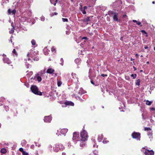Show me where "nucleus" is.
I'll return each instance as SVG.
<instances>
[{
  "instance_id": "obj_1",
  "label": "nucleus",
  "mask_w": 155,
  "mask_h": 155,
  "mask_svg": "<svg viewBox=\"0 0 155 155\" xmlns=\"http://www.w3.org/2000/svg\"><path fill=\"white\" fill-rule=\"evenodd\" d=\"M84 127L82 131L80 133V136L81 137V139L80 140H81L83 142L87 140L88 137L87 132L84 129Z\"/></svg>"
},
{
  "instance_id": "obj_2",
  "label": "nucleus",
  "mask_w": 155,
  "mask_h": 155,
  "mask_svg": "<svg viewBox=\"0 0 155 155\" xmlns=\"http://www.w3.org/2000/svg\"><path fill=\"white\" fill-rule=\"evenodd\" d=\"M30 89L31 92L35 94L40 96L42 95V93L38 91V89L36 86H31Z\"/></svg>"
},
{
  "instance_id": "obj_3",
  "label": "nucleus",
  "mask_w": 155,
  "mask_h": 155,
  "mask_svg": "<svg viewBox=\"0 0 155 155\" xmlns=\"http://www.w3.org/2000/svg\"><path fill=\"white\" fill-rule=\"evenodd\" d=\"M132 138L136 139L137 140H140V134L136 132H134L131 134Z\"/></svg>"
},
{
  "instance_id": "obj_4",
  "label": "nucleus",
  "mask_w": 155,
  "mask_h": 155,
  "mask_svg": "<svg viewBox=\"0 0 155 155\" xmlns=\"http://www.w3.org/2000/svg\"><path fill=\"white\" fill-rule=\"evenodd\" d=\"M72 139L75 141L80 140H81L79 138V133L77 132H74L73 134Z\"/></svg>"
},
{
  "instance_id": "obj_5",
  "label": "nucleus",
  "mask_w": 155,
  "mask_h": 155,
  "mask_svg": "<svg viewBox=\"0 0 155 155\" xmlns=\"http://www.w3.org/2000/svg\"><path fill=\"white\" fill-rule=\"evenodd\" d=\"M144 153L145 155H154V151L152 150H149L147 149H145Z\"/></svg>"
},
{
  "instance_id": "obj_6",
  "label": "nucleus",
  "mask_w": 155,
  "mask_h": 155,
  "mask_svg": "<svg viewBox=\"0 0 155 155\" xmlns=\"http://www.w3.org/2000/svg\"><path fill=\"white\" fill-rule=\"evenodd\" d=\"M52 120V117L50 116L45 117L44 121L45 122H50Z\"/></svg>"
},
{
  "instance_id": "obj_7",
  "label": "nucleus",
  "mask_w": 155,
  "mask_h": 155,
  "mask_svg": "<svg viewBox=\"0 0 155 155\" xmlns=\"http://www.w3.org/2000/svg\"><path fill=\"white\" fill-rule=\"evenodd\" d=\"M3 60L4 63H7L8 64H11L12 62L8 58L4 57Z\"/></svg>"
},
{
  "instance_id": "obj_8",
  "label": "nucleus",
  "mask_w": 155,
  "mask_h": 155,
  "mask_svg": "<svg viewBox=\"0 0 155 155\" xmlns=\"http://www.w3.org/2000/svg\"><path fill=\"white\" fill-rule=\"evenodd\" d=\"M53 149L54 151L56 152H58L60 150L58 143L54 146Z\"/></svg>"
},
{
  "instance_id": "obj_9",
  "label": "nucleus",
  "mask_w": 155,
  "mask_h": 155,
  "mask_svg": "<svg viewBox=\"0 0 155 155\" xmlns=\"http://www.w3.org/2000/svg\"><path fill=\"white\" fill-rule=\"evenodd\" d=\"M118 15V13H116L113 16V19L114 21H119V20L117 17Z\"/></svg>"
},
{
  "instance_id": "obj_10",
  "label": "nucleus",
  "mask_w": 155,
  "mask_h": 155,
  "mask_svg": "<svg viewBox=\"0 0 155 155\" xmlns=\"http://www.w3.org/2000/svg\"><path fill=\"white\" fill-rule=\"evenodd\" d=\"M55 71L52 68H49L47 71V73L49 74H53Z\"/></svg>"
},
{
  "instance_id": "obj_11",
  "label": "nucleus",
  "mask_w": 155,
  "mask_h": 155,
  "mask_svg": "<svg viewBox=\"0 0 155 155\" xmlns=\"http://www.w3.org/2000/svg\"><path fill=\"white\" fill-rule=\"evenodd\" d=\"M68 130L67 129H62L60 130V132L62 134L65 135L67 132Z\"/></svg>"
},
{
  "instance_id": "obj_12",
  "label": "nucleus",
  "mask_w": 155,
  "mask_h": 155,
  "mask_svg": "<svg viewBox=\"0 0 155 155\" xmlns=\"http://www.w3.org/2000/svg\"><path fill=\"white\" fill-rule=\"evenodd\" d=\"M93 17V16H90L89 17H87V18H84L83 19V21L84 22H88L90 21V19L91 18H92Z\"/></svg>"
},
{
  "instance_id": "obj_13",
  "label": "nucleus",
  "mask_w": 155,
  "mask_h": 155,
  "mask_svg": "<svg viewBox=\"0 0 155 155\" xmlns=\"http://www.w3.org/2000/svg\"><path fill=\"white\" fill-rule=\"evenodd\" d=\"M64 104L65 105H71L72 106H73L74 105V103L71 102L70 101H66L64 103Z\"/></svg>"
},
{
  "instance_id": "obj_14",
  "label": "nucleus",
  "mask_w": 155,
  "mask_h": 155,
  "mask_svg": "<svg viewBox=\"0 0 155 155\" xmlns=\"http://www.w3.org/2000/svg\"><path fill=\"white\" fill-rule=\"evenodd\" d=\"M50 1L51 3L53 4L54 6H56L58 2V0H50Z\"/></svg>"
},
{
  "instance_id": "obj_15",
  "label": "nucleus",
  "mask_w": 155,
  "mask_h": 155,
  "mask_svg": "<svg viewBox=\"0 0 155 155\" xmlns=\"http://www.w3.org/2000/svg\"><path fill=\"white\" fill-rule=\"evenodd\" d=\"M95 142V140H93L92 141V144L93 145V147L97 148L98 146L96 145Z\"/></svg>"
},
{
  "instance_id": "obj_16",
  "label": "nucleus",
  "mask_w": 155,
  "mask_h": 155,
  "mask_svg": "<svg viewBox=\"0 0 155 155\" xmlns=\"http://www.w3.org/2000/svg\"><path fill=\"white\" fill-rule=\"evenodd\" d=\"M116 13L114 12L113 11H110L108 12V14L110 16H113Z\"/></svg>"
},
{
  "instance_id": "obj_17",
  "label": "nucleus",
  "mask_w": 155,
  "mask_h": 155,
  "mask_svg": "<svg viewBox=\"0 0 155 155\" xmlns=\"http://www.w3.org/2000/svg\"><path fill=\"white\" fill-rule=\"evenodd\" d=\"M133 21L134 22H135L138 25H140V27L142 26V25H141V23L140 22L136 20H133Z\"/></svg>"
},
{
  "instance_id": "obj_18",
  "label": "nucleus",
  "mask_w": 155,
  "mask_h": 155,
  "mask_svg": "<svg viewBox=\"0 0 155 155\" xmlns=\"http://www.w3.org/2000/svg\"><path fill=\"white\" fill-rule=\"evenodd\" d=\"M1 152L2 153L5 154L6 153L7 151L5 148H3L1 149Z\"/></svg>"
},
{
  "instance_id": "obj_19",
  "label": "nucleus",
  "mask_w": 155,
  "mask_h": 155,
  "mask_svg": "<svg viewBox=\"0 0 155 155\" xmlns=\"http://www.w3.org/2000/svg\"><path fill=\"white\" fill-rule=\"evenodd\" d=\"M117 3L118 4V5H119L122 4V2L120 0H118L114 2V4L116 5L117 4Z\"/></svg>"
},
{
  "instance_id": "obj_20",
  "label": "nucleus",
  "mask_w": 155,
  "mask_h": 155,
  "mask_svg": "<svg viewBox=\"0 0 155 155\" xmlns=\"http://www.w3.org/2000/svg\"><path fill=\"white\" fill-rule=\"evenodd\" d=\"M58 146L59 147V149L60 150H63L64 148V147L63 145H62L61 144H59V143H58Z\"/></svg>"
},
{
  "instance_id": "obj_21",
  "label": "nucleus",
  "mask_w": 155,
  "mask_h": 155,
  "mask_svg": "<svg viewBox=\"0 0 155 155\" xmlns=\"http://www.w3.org/2000/svg\"><path fill=\"white\" fill-rule=\"evenodd\" d=\"M102 142L104 144H107L109 143V141L107 140V139H104L103 140Z\"/></svg>"
},
{
  "instance_id": "obj_22",
  "label": "nucleus",
  "mask_w": 155,
  "mask_h": 155,
  "mask_svg": "<svg viewBox=\"0 0 155 155\" xmlns=\"http://www.w3.org/2000/svg\"><path fill=\"white\" fill-rule=\"evenodd\" d=\"M148 135L150 138V140H151V139L153 138L152 134L151 132L148 133Z\"/></svg>"
},
{
  "instance_id": "obj_23",
  "label": "nucleus",
  "mask_w": 155,
  "mask_h": 155,
  "mask_svg": "<svg viewBox=\"0 0 155 155\" xmlns=\"http://www.w3.org/2000/svg\"><path fill=\"white\" fill-rule=\"evenodd\" d=\"M62 82L59 80H58L57 81V85L58 87H60L61 86L62 84Z\"/></svg>"
},
{
  "instance_id": "obj_24",
  "label": "nucleus",
  "mask_w": 155,
  "mask_h": 155,
  "mask_svg": "<svg viewBox=\"0 0 155 155\" xmlns=\"http://www.w3.org/2000/svg\"><path fill=\"white\" fill-rule=\"evenodd\" d=\"M140 80L139 79H138L135 82V84L137 86H139L140 85Z\"/></svg>"
},
{
  "instance_id": "obj_25",
  "label": "nucleus",
  "mask_w": 155,
  "mask_h": 155,
  "mask_svg": "<svg viewBox=\"0 0 155 155\" xmlns=\"http://www.w3.org/2000/svg\"><path fill=\"white\" fill-rule=\"evenodd\" d=\"M141 32L142 33V34L143 35H144V34H145V36L146 37H147V36H148V35H147V32L145 31L144 30H142L141 31Z\"/></svg>"
},
{
  "instance_id": "obj_26",
  "label": "nucleus",
  "mask_w": 155,
  "mask_h": 155,
  "mask_svg": "<svg viewBox=\"0 0 155 155\" xmlns=\"http://www.w3.org/2000/svg\"><path fill=\"white\" fill-rule=\"evenodd\" d=\"M152 103V101H149L147 100L146 101V104L148 105H150Z\"/></svg>"
},
{
  "instance_id": "obj_27",
  "label": "nucleus",
  "mask_w": 155,
  "mask_h": 155,
  "mask_svg": "<svg viewBox=\"0 0 155 155\" xmlns=\"http://www.w3.org/2000/svg\"><path fill=\"white\" fill-rule=\"evenodd\" d=\"M51 50L52 52L55 53L56 52V48L54 47H52L51 48Z\"/></svg>"
},
{
  "instance_id": "obj_28",
  "label": "nucleus",
  "mask_w": 155,
  "mask_h": 155,
  "mask_svg": "<svg viewBox=\"0 0 155 155\" xmlns=\"http://www.w3.org/2000/svg\"><path fill=\"white\" fill-rule=\"evenodd\" d=\"M31 43L32 44V45H35L36 44V41H35L34 40V39H33L31 41Z\"/></svg>"
},
{
  "instance_id": "obj_29",
  "label": "nucleus",
  "mask_w": 155,
  "mask_h": 155,
  "mask_svg": "<svg viewBox=\"0 0 155 155\" xmlns=\"http://www.w3.org/2000/svg\"><path fill=\"white\" fill-rule=\"evenodd\" d=\"M37 80L39 82H40L42 80L40 76H38L37 77Z\"/></svg>"
},
{
  "instance_id": "obj_30",
  "label": "nucleus",
  "mask_w": 155,
  "mask_h": 155,
  "mask_svg": "<svg viewBox=\"0 0 155 155\" xmlns=\"http://www.w3.org/2000/svg\"><path fill=\"white\" fill-rule=\"evenodd\" d=\"M137 76V75L136 74H131V76L133 77V79H135L136 78V77Z\"/></svg>"
},
{
  "instance_id": "obj_31",
  "label": "nucleus",
  "mask_w": 155,
  "mask_h": 155,
  "mask_svg": "<svg viewBox=\"0 0 155 155\" xmlns=\"http://www.w3.org/2000/svg\"><path fill=\"white\" fill-rule=\"evenodd\" d=\"M5 100V98L3 97H2L0 99V102H3Z\"/></svg>"
},
{
  "instance_id": "obj_32",
  "label": "nucleus",
  "mask_w": 155,
  "mask_h": 155,
  "mask_svg": "<svg viewBox=\"0 0 155 155\" xmlns=\"http://www.w3.org/2000/svg\"><path fill=\"white\" fill-rule=\"evenodd\" d=\"M12 53H13L16 56H17L18 55L16 51L15 50V49H13V50L12 51Z\"/></svg>"
},
{
  "instance_id": "obj_33",
  "label": "nucleus",
  "mask_w": 155,
  "mask_h": 155,
  "mask_svg": "<svg viewBox=\"0 0 155 155\" xmlns=\"http://www.w3.org/2000/svg\"><path fill=\"white\" fill-rule=\"evenodd\" d=\"M91 155H98V153L97 151H94V153L91 154Z\"/></svg>"
},
{
  "instance_id": "obj_34",
  "label": "nucleus",
  "mask_w": 155,
  "mask_h": 155,
  "mask_svg": "<svg viewBox=\"0 0 155 155\" xmlns=\"http://www.w3.org/2000/svg\"><path fill=\"white\" fill-rule=\"evenodd\" d=\"M62 20L63 22H68V20L67 18H62Z\"/></svg>"
},
{
  "instance_id": "obj_35",
  "label": "nucleus",
  "mask_w": 155,
  "mask_h": 155,
  "mask_svg": "<svg viewBox=\"0 0 155 155\" xmlns=\"http://www.w3.org/2000/svg\"><path fill=\"white\" fill-rule=\"evenodd\" d=\"M78 86H76L75 88L76 89V90H75L74 91H76V93H77L78 94H80L79 92L78 91Z\"/></svg>"
},
{
  "instance_id": "obj_36",
  "label": "nucleus",
  "mask_w": 155,
  "mask_h": 155,
  "mask_svg": "<svg viewBox=\"0 0 155 155\" xmlns=\"http://www.w3.org/2000/svg\"><path fill=\"white\" fill-rule=\"evenodd\" d=\"M22 155H28V153L25 151L22 153Z\"/></svg>"
},
{
  "instance_id": "obj_37",
  "label": "nucleus",
  "mask_w": 155,
  "mask_h": 155,
  "mask_svg": "<svg viewBox=\"0 0 155 155\" xmlns=\"http://www.w3.org/2000/svg\"><path fill=\"white\" fill-rule=\"evenodd\" d=\"M144 130H151V129L150 127H144Z\"/></svg>"
},
{
  "instance_id": "obj_38",
  "label": "nucleus",
  "mask_w": 155,
  "mask_h": 155,
  "mask_svg": "<svg viewBox=\"0 0 155 155\" xmlns=\"http://www.w3.org/2000/svg\"><path fill=\"white\" fill-rule=\"evenodd\" d=\"M5 109L6 111H8L9 109V107L8 106H5Z\"/></svg>"
},
{
  "instance_id": "obj_39",
  "label": "nucleus",
  "mask_w": 155,
  "mask_h": 155,
  "mask_svg": "<svg viewBox=\"0 0 155 155\" xmlns=\"http://www.w3.org/2000/svg\"><path fill=\"white\" fill-rule=\"evenodd\" d=\"M79 9V10L81 11H82L83 9V8H82V5H80Z\"/></svg>"
},
{
  "instance_id": "obj_40",
  "label": "nucleus",
  "mask_w": 155,
  "mask_h": 155,
  "mask_svg": "<svg viewBox=\"0 0 155 155\" xmlns=\"http://www.w3.org/2000/svg\"><path fill=\"white\" fill-rule=\"evenodd\" d=\"M125 78L126 79L129 81L130 80V78L129 76H125Z\"/></svg>"
},
{
  "instance_id": "obj_41",
  "label": "nucleus",
  "mask_w": 155,
  "mask_h": 155,
  "mask_svg": "<svg viewBox=\"0 0 155 155\" xmlns=\"http://www.w3.org/2000/svg\"><path fill=\"white\" fill-rule=\"evenodd\" d=\"M19 150L20 152H21L22 153L24 151V150L22 148H20L19 149Z\"/></svg>"
},
{
  "instance_id": "obj_42",
  "label": "nucleus",
  "mask_w": 155,
  "mask_h": 155,
  "mask_svg": "<svg viewBox=\"0 0 155 155\" xmlns=\"http://www.w3.org/2000/svg\"><path fill=\"white\" fill-rule=\"evenodd\" d=\"M16 10L15 9H14L13 11H12V13L13 14L15 15L16 13Z\"/></svg>"
},
{
  "instance_id": "obj_43",
  "label": "nucleus",
  "mask_w": 155,
  "mask_h": 155,
  "mask_svg": "<svg viewBox=\"0 0 155 155\" xmlns=\"http://www.w3.org/2000/svg\"><path fill=\"white\" fill-rule=\"evenodd\" d=\"M81 12L83 14H85L86 13V12L85 11V10L84 9H83L82 11H81Z\"/></svg>"
},
{
  "instance_id": "obj_44",
  "label": "nucleus",
  "mask_w": 155,
  "mask_h": 155,
  "mask_svg": "<svg viewBox=\"0 0 155 155\" xmlns=\"http://www.w3.org/2000/svg\"><path fill=\"white\" fill-rule=\"evenodd\" d=\"M9 33L10 34H12L14 32V30H12V29L11 30L9 31Z\"/></svg>"
},
{
  "instance_id": "obj_45",
  "label": "nucleus",
  "mask_w": 155,
  "mask_h": 155,
  "mask_svg": "<svg viewBox=\"0 0 155 155\" xmlns=\"http://www.w3.org/2000/svg\"><path fill=\"white\" fill-rule=\"evenodd\" d=\"M101 76H102V77H104L105 76L106 77V76H107V74H101Z\"/></svg>"
},
{
  "instance_id": "obj_46",
  "label": "nucleus",
  "mask_w": 155,
  "mask_h": 155,
  "mask_svg": "<svg viewBox=\"0 0 155 155\" xmlns=\"http://www.w3.org/2000/svg\"><path fill=\"white\" fill-rule=\"evenodd\" d=\"M8 12L9 14H10L12 13L11 10L10 9H8Z\"/></svg>"
},
{
  "instance_id": "obj_47",
  "label": "nucleus",
  "mask_w": 155,
  "mask_h": 155,
  "mask_svg": "<svg viewBox=\"0 0 155 155\" xmlns=\"http://www.w3.org/2000/svg\"><path fill=\"white\" fill-rule=\"evenodd\" d=\"M82 39H85V40H87L88 39V38H87V37H83Z\"/></svg>"
},
{
  "instance_id": "obj_48",
  "label": "nucleus",
  "mask_w": 155,
  "mask_h": 155,
  "mask_svg": "<svg viewBox=\"0 0 155 155\" xmlns=\"http://www.w3.org/2000/svg\"><path fill=\"white\" fill-rule=\"evenodd\" d=\"M87 6H84L83 7V9H84V10H86V9H87Z\"/></svg>"
},
{
  "instance_id": "obj_49",
  "label": "nucleus",
  "mask_w": 155,
  "mask_h": 155,
  "mask_svg": "<svg viewBox=\"0 0 155 155\" xmlns=\"http://www.w3.org/2000/svg\"><path fill=\"white\" fill-rule=\"evenodd\" d=\"M91 83L92 84H93V85H94V81H93L92 80H91Z\"/></svg>"
},
{
  "instance_id": "obj_50",
  "label": "nucleus",
  "mask_w": 155,
  "mask_h": 155,
  "mask_svg": "<svg viewBox=\"0 0 155 155\" xmlns=\"http://www.w3.org/2000/svg\"><path fill=\"white\" fill-rule=\"evenodd\" d=\"M34 61H38V58H37V59H35V58H34L33 59H32Z\"/></svg>"
},
{
  "instance_id": "obj_51",
  "label": "nucleus",
  "mask_w": 155,
  "mask_h": 155,
  "mask_svg": "<svg viewBox=\"0 0 155 155\" xmlns=\"http://www.w3.org/2000/svg\"><path fill=\"white\" fill-rule=\"evenodd\" d=\"M62 155H67L65 152H63Z\"/></svg>"
},
{
  "instance_id": "obj_52",
  "label": "nucleus",
  "mask_w": 155,
  "mask_h": 155,
  "mask_svg": "<svg viewBox=\"0 0 155 155\" xmlns=\"http://www.w3.org/2000/svg\"><path fill=\"white\" fill-rule=\"evenodd\" d=\"M144 48L145 49H147L148 48V47L147 45H145L144 47Z\"/></svg>"
},
{
  "instance_id": "obj_53",
  "label": "nucleus",
  "mask_w": 155,
  "mask_h": 155,
  "mask_svg": "<svg viewBox=\"0 0 155 155\" xmlns=\"http://www.w3.org/2000/svg\"><path fill=\"white\" fill-rule=\"evenodd\" d=\"M53 15H57L58 14V13L56 12H54L53 13Z\"/></svg>"
},
{
  "instance_id": "obj_54",
  "label": "nucleus",
  "mask_w": 155,
  "mask_h": 155,
  "mask_svg": "<svg viewBox=\"0 0 155 155\" xmlns=\"http://www.w3.org/2000/svg\"><path fill=\"white\" fill-rule=\"evenodd\" d=\"M151 110H155V109L154 108H151Z\"/></svg>"
},
{
  "instance_id": "obj_55",
  "label": "nucleus",
  "mask_w": 155,
  "mask_h": 155,
  "mask_svg": "<svg viewBox=\"0 0 155 155\" xmlns=\"http://www.w3.org/2000/svg\"><path fill=\"white\" fill-rule=\"evenodd\" d=\"M135 56H136V57L137 58H138V57H139V55H138V54H135Z\"/></svg>"
},
{
  "instance_id": "obj_56",
  "label": "nucleus",
  "mask_w": 155,
  "mask_h": 155,
  "mask_svg": "<svg viewBox=\"0 0 155 155\" xmlns=\"http://www.w3.org/2000/svg\"><path fill=\"white\" fill-rule=\"evenodd\" d=\"M133 67L134 69V71H135L137 70L136 68L134 66Z\"/></svg>"
},
{
  "instance_id": "obj_57",
  "label": "nucleus",
  "mask_w": 155,
  "mask_h": 155,
  "mask_svg": "<svg viewBox=\"0 0 155 155\" xmlns=\"http://www.w3.org/2000/svg\"><path fill=\"white\" fill-rule=\"evenodd\" d=\"M4 57H6V55L5 54H3V55H2Z\"/></svg>"
},
{
  "instance_id": "obj_58",
  "label": "nucleus",
  "mask_w": 155,
  "mask_h": 155,
  "mask_svg": "<svg viewBox=\"0 0 155 155\" xmlns=\"http://www.w3.org/2000/svg\"><path fill=\"white\" fill-rule=\"evenodd\" d=\"M29 53H28V54H27V56L28 57L29 56Z\"/></svg>"
},
{
  "instance_id": "obj_59",
  "label": "nucleus",
  "mask_w": 155,
  "mask_h": 155,
  "mask_svg": "<svg viewBox=\"0 0 155 155\" xmlns=\"http://www.w3.org/2000/svg\"><path fill=\"white\" fill-rule=\"evenodd\" d=\"M147 64H149V61H147Z\"/></svg>"
},
{
  "instance_id": "obj_60",
  "label": "nucleus",
  "mask_w": 155,
  "mask_h": 155,
  "mask_svg": "<svg viewBox=\"0 0 155 155\" xmlns=\"http://www.w3.org/2000/svg\"><path fill=\"white\" fill-rule=\"evenodd\" d=\"M2 105H3V104H2L1 103H0V106H2Z\"/></svg>"
},
{
  "instance_id": "obj_61",
  "label": "nucleus",
  "mask_w": 155,
  "mask_h": 155,
  "mask_svg": "<svg viewBox=\"0 0 155 155\" xmlns=\"http://www.w3.org/2000/svg\"><path fill=\"white\" fill-rule=\"evenodd\" d=\"M54 74L55 76H57V73H54Z\"/></svg>"
},
{
  "instance_id": "obj_62",
  "label": "nucleus",
  "mask_w": 155,
  "mask_h": 155,
  "mask_svg": "<svg viewBox=\"0 0 155 155\" xmlns=\"http://www.w3.org/2000/svg\"><path fill=\"white\" fill-rule=\"evenodd\" d=\"M152 3L153 4H154L155 3V2H154V1H153Z\"/></svg>"
},
{
  "instance_id": "obj_63",
  "label": "nucleus",
  "mask_w": 155,
  "mask_h": 155,
  "mask_svg": "<svg viewBox=\"0 0 155 155\" xmlns=\"http://www.w3.org/2000/svg\"><path fill=\"white\" fill-rule=\"evenodd\" d=\"M73 74H73V73H72V75H73Z\"/></svg>"
},
{
  "instance_id": "obj_64",
  "label": "nucleus",
  "mask_w": 155,
  "mask_h": 155,
  "mask_svg": "<svg viewBox=\"0 0 155 155\" xmlns=\"http://www.w3.org/2000/svg\"><path fill=\"white\" fill-rule=\"evenodd\" d=\"M154 50L155 51V47H154Z\"/></svg>"
}]
</instances>
